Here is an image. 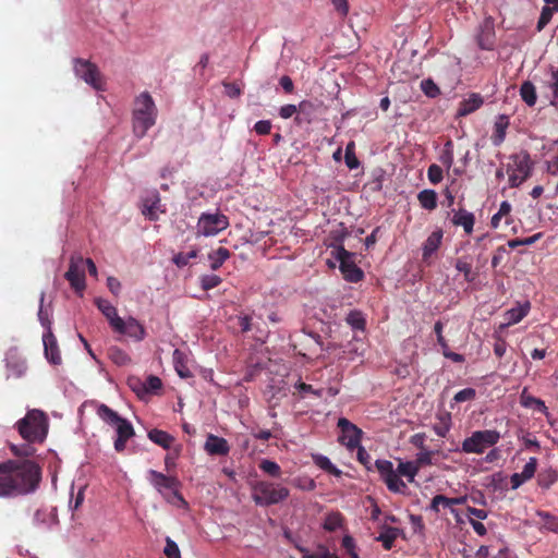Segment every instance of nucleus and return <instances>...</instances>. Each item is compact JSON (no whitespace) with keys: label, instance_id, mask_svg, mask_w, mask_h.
I'll return each instance as SVG.
<instances>
[{"label":"nucleus","instance_id":"nucleus-38","mask_svg":"<svg viewBox=\"0 0 558 558\" xmlns=\"http://www.w3.org/2000/svg\"><path fill=\"white\" fill-rule=\"evenodd\" d=\"M440 162L449 170L453 165V143L448 140L445 145L442 153L439 157Z\"/></svg>","mask_w":558,"mask_h":558},{"label":"nucleus","instance_id":"nucleus-26","mask_svg":"<svg viewBox=\"0 0 558 558\" xmlns=\"http://www.w3.org/2000/svg\"><path fill=\"white\" fill-rule=\"evenodd\" d=\"M173 364H174V368L178 373V375L181 377V378H189L192 376V373L189 368V366L186 365V355L184 352H182L181 350L179 349H175L173 351Z\"/></svg>","mask_w":558,"mask_h":558},{"label":"nucleus","instance_id":"nucleus-44","mask_svg":"<svg viewBox=\"0 0 558 558\" xmlns=\"http://www.w3.org/2000/svg\"><path fill=\"white\" fill-rule=\"evenodd\" d=\"M456 269L464 275L466 282H472L474 276L472 275V265L464 258H459L456 263Z\"/></svg>","mask_w":558,"mask_h":558},{"label":"nucleus","instance_id":"nucleus-29","mask_svg":"<svg viewBox=\"0 0 558 558\" xmlns=\"http://www.w3.org/2000/svg\"><path fill=\"white\" fill-rule=\"evenodd\" d=\"M530 311V303H525L524 305H519L517 307L510 308L506 312V319L508 325H514L521 322Z\"/></svg>","mask_w":558,"mask_h":558},{"label":"nucleus","instance_id":"nucleus-57","mask_svg":"<svg viewBox=\"0 0 558 558\" xmlns=\"http://www.w3.org/2000/svg\"><path fill=\"white\" fill-rule=\"evenodd\" d=\"M553 9L550 7H544L541 12V16L537 22V29H543L551 20Z\"/></svg>","mask_w":558,"mask_h":558},{"label":"nucleus","instance_id":"nucleus-21","mask_svg":"<svg viewBox=\"0 0 558 558\" xmlns=\"http://www.w3.org/2000/svg\"><path fill=\"white\" fill-rule=\"evenodd\" d=\"M95 304L98 307V310L104 314V316L108 319L112 330L114 329V327L121 326V317L118 315L117 308L109 301L98 298L95 300Z\"/></svg>","mask_w":558,"mask_h":558},{"label":"nucleus","instance_id":"nucleus-11","mask_svg":"<svg viewBox=\"0 0 558 558\" xmlns=\"http://www.w3.org/2000/svg\"><path fill=\"white\" fill-rule=\"evenodd\" d=\"M337 426L340 429L338 441L341 445L345 446L349 450H353L359 447L363 434L361 428L345 417H340Z\"/></svg>","mask_w":558,"mask_h":558},{"label":"nucleus","instance_id":"nucleus-39","mask_svg":"<svg viewBox=\"0 0 558 558\" xmlns=\"http://www.w3.org/2000/svg\"><path fill=\"white\" fill-rule=\"evenodd\" d=\"M347 323L355 330H364L365 329V318L362 313L359 311H351L347 316Z\"/></svg>","mask_w":558,"mask_h":558},{"label":"nucleus","instance_id":"nucleus-27","mask_svg":"<svg viewBox=\"0 0 558 558\" xmlns=\"http://www.w3.org/2000/svg\"><path fill=\"white\" fill-rule=\"evenodd\" d=\"M230 256H231L230 251L222 246L210 252L208 254V258L210 260L211 270H218L223 265V263L230 258Z\"/></svg>","mask_w":558,"mask_h":558},{"label":"nucleus","instance_id":"nucleus-24","mask_svg":"<svg viewBox=\"0 0 558 558\" xmlns=\"http://www.w3.org/2000/svg\"><path fill=\"white\" fill-rule=\"evenodd\" d=\"M509 126V119L507 116L501 114L497 118L494 124V132L492 135V142L495 146H499L506 138V131Z\"/></svg>","mask_w":558,"mask_h":558},{"label":"nucleus","instance_id":"nucleus-33","mask_svg":"<svg viewBox=\"0 0 558 558\" xmlns=\"http://www.w3.org/2000/svg\"><path fill=\"white\" fill-rule=\"evenodd\" d=\"M108 356L118 366L129 365L132 361L130 355L119 347L109 348Z\"/></svg>","mask_w":558,"mask_h":558},{"label":"nucleus","instance_id":"nucleus-6","mask_svg":"<svg viewBox=\"0 0 558 558\" xmlns=\"http://www.w3.org/2000/svg\"><path fill=\"white\" fill-rule=\"evenodd\" d=\"M500 437L499 432L495 429L476 430L463 440L461 449L465 453L481 454L486 448L495 446Z\"/></svg>","mask_w":558,"mask_h":558},{"label":"nucleus","instance_id":"nucleus-17","mask_svg":"<svg viewBox=\"0 0 558 558\" xmlns=\"http://www.w3.org/2000/svg\"><path fill=\"white\" fill-rule=\"evenodd\" d=\"M114 427L117 430V439L114 440V449L118 452H122L125 449L128 440L131 439L135 435V432H134L132 424L126 418H123Z\"/></svg>","mask_w":558,"mask_h":558},{"label":"nucleus","instance_id":"nucleus-41","mask_svg":"<svg viewBox=\"0 0 558 558\" xmlns=\"http://www.w3.org/2000/svg\"><path fill=\"white\" fill-rule=\"evenodd\" d=\"M32 444L33 442H27V444L21 445V446L10 444V449H11V452L15 457L28 458V457L34 456V453H35V448L32 446Z\"/></svg>","mask_w":558,"mask_h":558},{"label":"nucleus","instance_id":"nucleus-53","mask_svg":"<svg viewBox=\"0 0 558 558\" xmlns=\"http://www.w3.org/2000/svg\"><path fill=\"white\" fill-rule=\"evenodd\" d=\"M536 469H537V459L532 457V458H530L527 463L523 466V470L521 472L522 477L530 481L531 478L534 477Z\"/></svg>","mask_w":558,"mask_h":558},{"label":"nucleus","instance_id":"nucleus-23","mask_svg":"<svg viewBox=\"0 0 558 558\" xmlns=\"http://www.w3.org/2000/svg\"><path fill=\"white\" fill-rule=\"evenodd\" d=\"M444 238V231L441 229H437L433 231L426 241L423 244V253L422 257L424 260H427L440 247Z\"/></svg>","mask_w":558,"mask_h":558},{"label":"nucleus","instance_id":"nucleus-31","mask_svg":"<svg viewBox=\"0 0 558 558\" xmlns=\"http://www.w3.org/2000/svg\"><path fill=\"white\" fill-rule=\"evenodd\" d=\"M343 522V515L339 511H333L326 515L323 527L328 532H335L342 527Z\"/></svg>","mask_w":558,"mask_h":558},{"label":"nucleus","instance_id":"nucleus-25","mask_svg":"<svg viewBox=\"0 0 558 558\" xmlns=\"http://www.w3.org/2000/svg\"><path fill=\"white\" fill-rule=\"evenodd\" d=\"M148 438L163 449H169L174 441V438L170 434L157 428H153L148 432Z\"/></svg>","mask_w":558,"mask_h":558},{"label":"nucleus","instance_id":"nucleus-42","mask_svg":"<svg viewBox=\"0 0 558 558\" xmlns=\"http://www.w3.org/2000/svg\"><path fill=\"white\" fill-rule=\"evenodd\" d=\"M222 279L217 275H203L199 278L201 287L204 291H209L221 283Z\"/></svg>","mask_w":558,"mask_h":558},{"label":"nucleus","instance_id":"nucleus-46","mask_svg":"<svg viewBox=\"0 0 558 558\" xmlns=\"http://www.w3.org/2000/svg\"><path fill=\"white\" fill-rule=\"evenodd\" d=\"M197 256V250H192L190 252H181L173 256L172 260L178 267H184L189 265L190 260L192 258H195Z\"/></svg>","mask_w":558,"mask_h":558},{"label":"nucleus","instance_id":"nucleus-59","mask_svg":"<svg viewBox=\"0 0 558 558\" xmlns=\"http://www.w3.org/2000/svg\"><path fill=\"white\" fill-rule=\"evenodd\" d=\"M556 480L557 477L554 472L541 473L538 475V484L543 488H549Z\"/></svg>","mask_w":558,"mask_h":558},{"label":"nucleus","instance_id":"nucleus-9","mask_svg":"<svg viewBox=\"0 0 558 558\" xmlns=\"http://www.w3.org/2000/svg\"><path fill=\"white\" fill-rule=\"evenodd\" d=\"M228 226V218L222 214H203L198 219L197 233L205 236L216 235Z\"/></svg>","mask_w":558,"mask_h":558},{"label":"nucleus","instance_id":"nucleus-63","mask_svg":"<svg viewBox=\"0 0 558 558\" xmlns=\"http://www.w3.org/2000/svg\"><path fill=\"white\" fill-rule=\"evenodd\" d=\"M298 111H299L298 106L289 104V105L282 106L279 109V116L282 119H289V118L293 117L295 113H298Z\"/></svg>","mask_w":558,"mask_h":558},{"label":"nucleus","instance_id":"nucleus-61","mask_svg":"<svg viewBox=\"0 0 558 558\" xmlns=\"http://www.w3.org/2000/svg\"><path fill=\"white\" fill-rule=\"evenodd\" d=\"M270 130H271V122L269 120L257 121L254 125V131L258 135H267L270 133Z\"/></svg>","mask_w":558,"mask_h":558},{"label":"nucleus","instance_id":"nucleus-32","mask_svg":"<svg viewBox=\"0 0 558 558\" xmlns=\"http://www.w3.org/2000/svg\"><path fill=\"white\" fill-rule=\"evenodd\" d=\"M520 96L522 100L530 107L534 106L537 100L535 86L532 82L525 81L520 87Z\"/></svg>","mask_w":558,"mask_h":558},{"label":"nucleus","instance_id":"nucleus-18","mask_svg":"<svg viewBox=\"0 0 558 558\" xmlns=\"http://www.w3.org/2000/svg\"><path fill=\"white\" fill-rule=\"evenodd\" d=\"M43 342L47 360L54 365H59L62 359L57 343V339L51 330H47V332L44 333Z\"/></svg>","mask_w":558,"mask_h":558},{"label":"nucleus","instance_id":"nucleus-14","mask_svg":"<svg viewBox=\"0 0 558 558\" xmlns=\"http://www.w3.org/2000/svg\"><path fill=\"white\" fill-rule=\"evenodd\" d=\"M162 208L160 195L158 192H154L146 196L143 201L142 214L150 221H157L159 219V213H165Z\"/></svg>","mask_w":558,"mask_h":558},{"label":"nucleus","instance_id":"nucleus-5","mask_svg":"<svg viewBox=\"0 0 558 558\" xmlns=\"http://www.w3.org/2000/svg\"><path fill=\"white\" fill-rule=\"evenodd\" d=\"M507 165V173L509 175V184L511 187H518L526 181L533 169V161L526 150L512 154Z\"/></svg>","mask_w":558,"mask_h":558},{"label":"nucleus","instance_id":"nucleus-34","mask_svg":"<svg viewBox=\"0 0 558 558\" xmlns=\"http://www.w3.org/2000/svg\"><path fill=\"white\" fill-rule=\"evenodd\" d=\"M399 530L397 527H386L377 537V541L381 542L383 547L386 550H390L393 546L396 538L398 537Z\"/></svg>","mask_w":558,"mask_h":558},{"label":"nucleus","instance_id":"nucleus-19","mask_svg":"<svg viewBox=\"0 0 558 558\" xmlns=\"http://www.w3.org/2000/svg\"><path fill=\"white\" fill-rule=\"evenodd\" d=\"M7 377L21 378L26 374V361L17 355L16 352H10L7 355Z\"/></svg>","mask_w":558,"mask_h":558},{"label":"nucleus","instance_id":"nucleus-4","mask_svg":"<svg viewBox=\"0 0 558 558\" xmlns=\"http://www.w3.org/2000/svg\"><path fill=\"white\" fill-rule=\"evenodd\" d=\"M289 489L280 484L258 481L252 486V499L262 507L279 504L289 497Z\"/></svg>","mask_w":558,"mask_h":558},{"label":"nucleus","instance_id":"nucleus-47","mask_svg":"<svg viewBox=\"0 0 558 558\" xmlns=\"http://www.w3.org/2000/svg\"><path fill=\"white\" fill-rule=\"evenodd\" d=\"M166 558H181V551L178 544L170 537H166V546L163 548Z\"/></svg>","mask_w":558,"mask_h":558},{"label":"nucleus","instance_id":"nucleus-10","mask_svg":"<svg viewBox=\"0 0 558 558\" xmlns=\"http://www.w3.org/2000/svg\"><path fill=\"white\" fill-rule=\"evenodd\" d=\"M149 481L150 484L163 495V490H171L173 493V497L183 506L186 505V501L182 497V495L178 492L179 481L174 476H168L161 472L149 470Z\"/></svg>","mask_w":558,"mask_h":558},{"label":"nucleus","instance_id":"nucleus-50","mask_svg":"<svg viewBox=\"0 0 558 558\" xmlns=\"http://www.w3.org/2000/svg\"><path fill=\"white\" fill-rule=\"evenodd\" d=\"M475 397H476V391L474 388H464L454 395L453 400L457 403H461V402L474 400Z\"/></svg>","mask_w":558,"mask_h":558},{"label":"nucleus","instance_id":"nucleus-60","mask_svg":"<svg viewBox=\"0 0 558 558\" xmlns=\"http://www.w3.org/2000/svg\"><path fill=\"white\" fill-rule=\"evenodd\" d=\"M433 456H434L433 451H421L417 454L416 460L414 461L415 464L418 465V470L424 465H432L433 464V461H432Z\"/></svg>","mask_w":558,"mask_h":558},{"label":"nucleus","instance_id":"nucleus-51","mask_svg":"<svg viewBox=\"0 0 558 558\" xmlns=\"http://www.w3.org/2000/svg\"><path fill=\"white\" fill-rule=\"evenodd\" d=\"M427 177H428V180L430 181V183L437 184L444 178L442 169L438 165L433 163L428 167Z\"/></svg>","mask_w":558,"mask_h":558},{"label":"nucleus","instance_id":"nucleus-30","mask_svg":"<svg viewBox=\"0 0 558 558\" xmlns=\"http://www.w3.org/2000/svg\"><path fill=\"white\" fill-rule=\"evenodd\" d=\"M422 208L434 210L437 207V193L434 190H423L417 194Z\"/></svg>","mask_w":558,"mask_h":558},{"label":"nucleus","instance_id":"nucleus-43","mask_svg":"<svg viewBox=\"0 0 558 558\" xmlns=\"http://www.w3.org/2000/svg\"><path fill=\"white\" fill-rule=\"evenodd\" d=\"M421 89L429 98H436L440 95V89L432 78H426L421 82Z\"/></svg>","mask_w":558,"mask_h":558},{"label":"nucleus","instance_id":"nucleus-55","mask_svg":"<svg viewBox=\"0 0 558 558\" xmlns=\"http://www.w3.org/2000/svg\"><path fill=\"white\" fill-rule=\"evenodd\" d=\"M538 515L543 519L544 525L554 532L558 533V518L551 515L548 512H538Z\"/></svg>","mask_w":558,"mask_h":558},{"label":"nucleus","instance_id":"nucleus-3","mask_svg":"<svg viewBox=\"0 0 558 558\" xmlns=\"http://www.w3.org/2000/svg\"><path fill=\"white\" fill-rule=\"evenodd\" d=\"M157 108L147 92H143L135 98L133 110V132L136 137L142 138L147 131L156 123Z\"/></svg>","mask_w":558,"mask_h":558},{"label":"nucleus","instance_id":"nucleus-54","mask_svg":"<svg viewBox=\"0 0 558 558\" xmlns=\"http://www.w3.org/2000/svg\"><path fill=\"white\" fill-rule=\"evenodd\" d=\"M522 404L524 407H535V409L539 412L546 413L547 407L545 405V402L538 398L535 397H526L523 398Z\"/></svg>","mask_w":558,"mask_h":558},{"label":"nucleus","instance_id":"nucleus-20","mask_svg":"<svg viewBox=\"0 0 558 558\" xmlns=\"http://www.w3.org/2000/svg\"><path fill=\"white\" fill-rule=\"evenodd\" d=\"M483 97L477 93H473L468 98L460 101L457 111V117H466L476 111L477 109H480L483 106Z\"/></svg>","mask_w":558,"mask_h":558},{"label":"nucleus","instance_id":"nucleus-16","mask_svg":"<svg viewBox=\"0 0 558 558\" xmlns=\"http://www.w3.org/2000/svg\"><path fill=\"white\" fill-rule=\"evenodd\" d=\"M204 450L209 456H228L230 452V446L227 439L209 434L204 444Z\"/></svg>","mask_w":558,"mask_h":558},{"label":"nucleus","instance_id":"nucleus-37","mask_svg":"<svg viewBox=\"0 0 558 558\" xmlns=\"http://www.w3.org/2000/svg\"><path fill=\"white\" fill-rule=\"evenodd\" d=\"M258 468L266 474H268L269 476L271 477H276V478H279L281 477V474H282V471H281V468L280 465L275 462V461H271V460H268V459H263L259 464H258Z\"/></svg>","mask_w":558,"mask_h":558},{"label":"nucleus","instance_id":"nucleus-35","mask_svg":"<svg viewBox=\"0 0 558 558\" xmlns=\"http://www.w3.org/2000/svg\"><path fill=\"white\" fill-rule=\"evenodd\" d=\"M418 465L414 461L400 462L397 472L400 476H405L409 482H413L418 473Z\"/></svg>","mask_w":558,"mask_h":558},{"label":"nucleus","instance_id":"nucleus-40","mask_svg":"<svg viewBox=\"0 0 558 558\" xmlns=\"http://www.w3.org/2000/svg\"><path fill=\"white\" fill-rule=\"evenodd\" d=\"M302 554V558H339L337 555L331 554L325 546L319 547V551L311 553L307 548H298Z\"/></svg>","mask_w":558,"mask_h":558},{"label":"nucleus","instance_id":"nucleus-1","mask_svg":"<svg viewBox=\"0 0 558 558\" xmlns=\"http://www.w3.org/2000/svg\"><path fill=\"white\" fill-rule=\"evenodd\" d=\"M41 480L39 465L29 460L0 462V498L27 495L37 489Z\"/></svg>","mask_w":558,"mask_h":558},{"label":"nucleus","instance_id":"nucleus-12","mask_svg":"<svg viewBox=\"0 0 558 558\" xmlns=\"http://www.w3.org/2000/svg\"><path fill=\"white\" fill-rule=\"evenodd\" d=\"M65 279L76 293L82 294L86 288L84 258L82 256H72L70 259L69 269L65 272Z\"/></svg>","mask_w":558,"mask_h":558},{"label":"nucleus","instance_id":"nucleus-48","mask_svg":"<svg viewBox=\"0 0 558 558\" xmlns=\"http://www.w3.org/2000/svg\"><path fill=\"white\" fill-rule=\"evenodd\" d=\"M390 492L401 493L407 488L405 483L400 478L398 472L385 483Z\"/></svg>","mask_w":558,"mask_h":558},{"label":"nucleus","instance_id":"nucleus-36","mask_svg":"<svg viewBox=\"0 0 558 558\" xmlns=\"http://www.w3.org/2000/svg\"><path fill=\"white\" fill-rule=\"evenodd\" d=\"M315 464L324 470L325 472L332 474L335 476H340L341 471L330 461L329 458L318 454L314 457Z\"/></svg>","mask_w":558,"mask_h":558},{"label":"nucleus","instance_id":"nucleus-49","mask_svg":"<svg viewBox=\"0 0 558 558\" xmlns=\"http://www.w3.org/2000/svg\"><path fill=\"white\" fill-rule=\"evenodd\" d=\"M342 548L350 556V558H359L354 538L350 535H344L341 543Z\"/></svg>","mask_w":558,"mask_h":558},{"label":"nucleus","instance_id":"nucleus-22","mask_svg":"<svg viewBox=\"0 0 558 558\" xmlns=\"http://www.w3.org/2000/svg\"><path fill=\"white\" fill-rule=\"evenodd\" d=\"M298 108L299 111L298 116L295 117V122L298 124L311 123L319 108V105L311 100H302L298 105Z\"/></svg>","mask_w":558,"mask_h":558},{"label":"nucleus","instance_id":"nucleus-7","mask_svg":"<svg viewBox=\"0 0 558 558\" xmlns=\"http://www.w3.org/2000/svg\"><path fill=\"white\" fill-rule=\"evenodd\" d=\"M333 256L339 262L340 271L347 281L357 283L363 280L364 272L354 263L352 253H350L342 245H340L336 247Z\"/></svg>","mask_w":558,"mask_h":558},{"label":"nucleus","instance_id":"nucleus-13","mask_svg":"<svg viewBox=\"0 0 558 558\" xmlns=\"http://www.w3.org/2000/svg\"><path fill=\"white\" fill-rule=\"evenodd\" d=\"M121 326L114 327L113 331L119 335H125L135 341H142L146 337L145 327L134 317L128 319L121 318Z\"/></svg>","mask_w":558,"mask_h":558},{"label":"nucleus","instance_id":"nucleus-15","mask_svg":"<svg viewBox=\"0 0 558 558\" xmlns=\"http://www.w3.org/2000/svg\"><path fill=\"white\" fill-rule=\"evenodd\" d=\"M450 221L454 227H462L465 234H471L474 230L475 216L465 208L452 209Z\"/></svg>","mask_w":558,"mask_h":558},{"label":"nucleus","instance_id":"nucleus-28","mask_svg":"<svg viewBox=\"0 0 558 558\" xmlns=\"http://www.w3.org/2000/svg\"><path fill=\"white\" fill-rule=\"evenodd\" d=\"M97 415L105 422L107 423L108 425L110 426H116L118 425L119 422H121L123 420V417H121L116 411H113L112 409H110L108 405L106 404H100L98 408H97Z\"/></svg>","mask_w":558,"mask_h":558},{"label":"nucleus","instance_id":"nucleus-62","mask_svg":"<svg viewBox=\"0 0 558 558\" xmlns=\"http://www.w3.org/2000/svg\"><path fill=\"white\" fill-rule=\"evenodd\" d=\"M466 514L470 518H476L477 520H485L488 517V512L484 509H477L471 506L466 507Z\"/></svg>","mask_w":558,"mask_h":558},{"label":"nucleus","instance_id":"nucleus-56","mask_svg":"<svg viewBox=\"0 0 558 558\" xmlns=\"http://www.w3.org/2000/svg\"><path fill=\"white\" fill-rule=\"evenodd\" d=\"M162 383L161 379L157 376L149 375L144 384V388L148 392H155L161 389Z\"/></svg>","mask_w":558,"mask_h":558},{"label":"nucleus","instance_id":"nucleus-45","mask_svg":"<svg viewBox=\"0 0 558 558\" xmlns=\"http://www.w3.org/2000/svg\"><path fill=\"white\" fill-rule=\"evenodd\" d=\"M345 165L349 169H356L360 166V161L354 153V143H349L345 148L344 156Z\"/></svg>","mask_w":558,"mask_h":558},{"label":"nucleus","instance_id":"nucleus-2","mask_svg":"<svg viewBox=\"0 0 558 558\" xmlns=\"http://www.w3.org/2000/svg\"><path fill=\"white\" fill-rule=\"evenodd\" d=\"M21 437L27 442H43L48 434V417L45 412L33 409L16 422Z\"/></svg>","mask_w":558,"mask_h":558},{"label":"nucleus","instance_id":"nucleus-64","mask_svg":"<svg viewBox=\"0 0 558 558\" xmlns=\"http://www.w3.org/2000/svg\"><path fill=\"white\" fill-rule=\"evenodd\" d=\"M227 96L238 98L242 94V89L235 83H223Z\"/></svg>","mask_w":558,"mask_h":558},{"label":"nucleus","instance_id":"nucleus-58","mask_svg":"<svg viewBox=\"0 0 558 558\" xmlns=\"http://www.w3.org/2000/svg\"><path fill=\"white\" fill-rule=\"evenodd\" d=\"M375 465L380 475V478L393 470V464L389 460H376Z\"/></svg>","mask_w":558,"mask_h":558},{"label":"nucleus","instance_id":"nucleus-52","mask_svg":"<svg viewBox=\"0 0 558 558\" xmlns=\"http://www.w3.org/2000/svg\"><path fill=\"white\" fill-rule=\"evenodd\" d=\"M541 238V233H536L532 236L524 238V239H513L508 241V246L510 248H515L521 245H532L534 244L538 239Z\"/></svg>","mask_w":558,"mask_h":558},{"label":"nucleus","instance_id":"nucleus-8","mask_svg":"<svg viewBox=\"0 0 558 558\" xmlns=\"http://www.w3.org/2000/svg\"><path fill=\"white\" fill-rule=\"evenodd\" d=\"M74 72L77 77L82 78L95 89L100 90L104 88L102 76L95 63L84 59H75Z\"/></svg>","mask_w":558,"mask_h":558}]
</instances>
